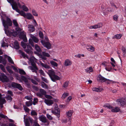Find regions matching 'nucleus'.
<instances>
[{
	"mask_svg": "<svg viewBox=\"0 0 126 126\" xmlns=\"http://www.w3.org/2000/svg\"><path fill=\"white\" fill-rule=\"evenodd\" d=\"M25 57H26L29 60L32 66L29 67V69L32 70L33 72H34L37 73V70H38V68L37 66L35 63L37 62V60L33 56H31L30 58H29L27 55L24 54V58Z\"/></svg>",
	"mask_w": 126,
	"mask_h": 126,
	"instance_id": "obj_1",
	"label": "nucleus"
},
{
	"mask_svg": "<svg viewBox=\"0 0 126 126\" xmlns=\"http://www.w3.org/2000/svg\"><path fill=\"white\" fill-rule=\"evenodd\" d=\"M51 80L53 82H55L56 80L60 79V78L57 75L53 70H49L47 73Z\"/></svg>",
	"mask_w": 126,
	"mask_h": 126,
	"instance_id": "obj_2",
	"label": "nucleus"
},
{
	"mask_svg": "<svg viewBox=\"0 0 126 126\" xmlns=\"http://www.w3.org/2000/svg\"><path fill=\"white\" fill-rule=\"evenodd\" d=\"M7 1L10 3L12 6V8L14 10L19 13L21 16H24V13L22 11H20L18 8L17 3L14 1V0H7Z\"/></svg>",
	"mask_w": 126,
	"mask_h": 126,
	"instance_id": "obj_3",
	"label": "nucleus"
},
{
	"mask_svg": "<svg viewBox=\"0 0 126 126\" xmlns=\"http://www.w3.org/2000/svg\"><path fill=\"white\" fill-rule=\"evenodd\" d=\"M2 22L3 25L4 27V30H8L9 26H11L12 23L10 19L8 17L6 18V20H2Z\"/></svg>",
	"mask_w": 126,
	"mask_h": 126,
	"instance_id": "obj_4",
	"label": "nucleus"
},
{
	"mask_svg": "<svg viewBox=\"0 0 126 126\" xmlns=\"http://www.w3.org/2000/svg\"><path fill=\"white\" fill-rule=\"evenodd\" d=\"M104 107L107 108L111 109L112 112H117L120 110V108L118 107H116L115 108H113L112 106L109 104H106L104 106Z\"/></svg>",
	"mask_w": 126,
	"mask_h": 126,
	"instance_id": "obj_5",
	"label": "nucleus"
},
{
	"mask_svg": "<svg viewBox=\"0 0 126 126\" xmlns=\"http://www.w3.org/2000/svg\"><path fill=\"white\" fill-rule=\"evenodd\" d=\"M52 113L56 115L58 118L60 117V110L58 108V106L56 105L55 108V110H51Z\"/></svg>",
	"mask_w": 126,
	"mask_h": 126,
	"instance_id": "obj_6",
	"label": "nucleus"
},
{
	"mask_svg": "<svg viewBox=\"0 0 126 126\" xmlns=\"http://www.w3.org/2000/svg\"><path fill=\"white\" fill-rule=\"evenodd\" d=\"M42 54H39V56L40 58L44 60L47 59V58L45 57H49L50 56V55L47 53L46 52L44 51L42 52Z\"/></svg>",
	"mask_w": 126,
	"mask_h": 126,
	"instance_id": "obj_7",
	"label": "nucleus"
},
{
	"mask_svg": "<svg viewBox=\"0 0 126 126\" xmlns=\"http://www.w3.org/2000/svg\"><path fill=\"white\" fill-rule=\"evenodd\" d=\"M116 101L119 104H120L121 106H124L126 104V98H122L120 99H118Z\"/></svg>",
	"mask_w": 126,
	"mask_h": 126,
	"instance_id": "obj_8",
	"label": "nucleus"
},
{
	"mask_svg": "<svg viewBox=\"0 0 126 126\" xmlns=\"http://www.w3.org/2000/svg\"><path fill=\"white\" fill-rule=\"evenodd\" d=\"M0 75V79L3 82H8L9 80L8 78L3 73H1Z\"/></svg>",
	"mask_w": 126,
	"mask_h": 126,
	"instance_id": "obj_9",
	"label": "nucleus"
},
{
	"mask_svg": "<svg viewBox=\"0 0 126 126\" xmlns=\"http://www.w3.org/2000/svg\"><path fill=\"white\" fill-rule=\"evenodd\" d=\"M41 42L42 45L45 47H46L47 49H50L51 47V45L49 42H46L44 40H42Z\"/></svg>",
	"mask_w": 126,
	"mask_h": 126,
	"instance_id": "obj_10",
	"label": "nucleus"
},
{
	"mask_svg": "<svg viewBox=\"0 0 126 126\" xmlns=\"http://www.w3.org/2000/svg\"><path fill=\"white\" fill-rule=\"evenodd\" d=\"M24 49L26 48H28L27 49H25L24 50L27 53L29 54H32V52L30 50L32 47L31 46L28 45H27L26 44L24 43Z\"/></svg>",
	"mask_w": 126,
	"mask_h": 126,
	"instance_id": "obj_11",
	"label": "nucleus"
},
{
	"mask_svg": "<svg viewBox=\"0 0 126 126\" xmlns=\"http://www.w3.org/2000/svg\"><path fill=\"white\" fill-rule=\"evenodd\" d=\"M5 32L8 35H12L14 36H16L17 34V32L14 30H12L10 31L8 30H5Z\"/></svg>",
	"mask_w": 126,
	"mask_h": 126,
	"instance_id": "obj_12",
	"label": "nucleus"
},
{
	"mask_svg": "<svg viewBox=\"0 0 126 126\" xmlns=\"http://www.w3.org/2000/svg\"><path fill=\"white\" fill-rule=\"evenodd\" d=\"M46 94V92L44 90L42 89H40V92L36 93L37 95L39 97H41L43 95Z\"/></svg>",
	"mask_w": 126,
	"mask_h": 126,
	"instance_id": "obj_13",
	"label": "nucleus"
},
{
	"mask_svg": "<svg viewBox=\"0 0 126 126\" xmlns=\"http://www.w3.org/2000/svg\"><path fill=\"white\" fill-rule=\"evenodd\" d=\"M24 17L29 20H32L34 18V16L30 13H24Z\"/></svg>",
	"mask_w": 126,
	"mask_h": 126,
	"instance_id": "obj_14",
	"label": "nucleus"
},
{
	"mask_svg": "<svg viewBox=\"0 0 126 126\" xmlns=\"http://www.w3.org/2000/svg\"><path fill=\"white\" fill-rule=\"evenodd\" d=\"M31 78L28 76L27 77L24 76V82H25L27 87L28 88L30 87V82H28V80H30Z\"/></svg>",
	"mask_w": 126,
	"mask_h": 126,
	"instance_id": "obj_15",
	"label": "nucleus"
},
{
	"mask_svg": "<svg viewBox=\"0 0 126 126\" xmlns=\"http://www.w3.org/2000/svg\"><path fill=\"white\" fill-rule=\"evenodd\" d=\"M97 79L101 82H103L107 81H111L110 80L104 78L101 75H99L97 78Z\"/></svg>",
	"mask_w": 126,
	"mask_h": 126,
	"instance_id": "obj_16",
	"label": "nucleus"
},
{
	"mask_svg": "<svg viewBox=\"0 0 126 126\" xmlns=\"http://www.w3.org/2000/svg\"><path fill=\"white\" fill-rule=\"evenodd\" d=\"M12 85L13 87L17 88L20 90H21L22 89L21 86L19 84L13 82L12 83Z\"/></svg>",
	"mask_w": 126,
	"mask_h": 126,
	"instance_id": "obj_17",
	"label": "nucleus"
},
{
	"mask_svg": "<svg viewBox=\"0 0 126 126\" xmlns=\"http://www.w3.org/2000/svg\"><path fill=\"white\" fill-rule=\"evenodd\" d=\"M72 64V62L69 59H67L65 60L64 63V65L65 66H70Z\"/></svg>",
	"mask_w": 126,
	"mask_h": 126,
	"instance_id": "obj_18",
	"label": "nucleus"
},
{
	"mask_svg": "<svg viewBox=\"0 0 126 126\" xmlns=\"http://www.w3.org/2000/svg\"><path fill=\"white\" fill-rule=\"evenodd\" d=\"M29 31L30 32H32L35 30V28L32 25L29 24L28 25Z\"/></svg>",
	"mask_w": 126,
	"mask_h": 126,
	"instance_id": "obj_19",
	"label": "nucleus"
},
{
	"mask_svg": "<svg viewBox=\"0 0 126 126\" xmlns=\"http://www.w3.org/2000/svg\"><path fill=\"white\" fill-rule=\"evenodd\" d=\"M86 48L88 51L91 52H93L95 50L94 47L91 45H87Z\"/></svg>",
	"mask_w": 126,
	"mask_h": 126,
	"instance_id": "obj_20",
	"label": "nucleus"
},
{
	"mask_svg": "<svg viewBox=\"0 0 126 126\" xmlns=\"http://www.w3.org/2000/svg\"><path fill=\"white\" fill-rule=\"evenodd\" d=\"M39 119L40 121L44 123L47 122V119L46 117L44 116L41 115L39 116Z\"/></svg>",
	"mask_w": 126,
	"mask_h": 126,
	"instance_id": "obj_21",
	"label": "nucleus"
},
{
	"mask_svg": "<svg viewBox=\"0 0 126 126\" xmlns=\"http://www.w3.org/2000/svg\"><path fill=\"white\" fill-rule=\"evenodd\" d=\"M45 103L48 105H50L53 103V101L52 100H49L45 99L44 100Z\"/></svg>",
	"mask_w": 126,
	"mask_h": 126,
	"instance_id": "obj_22",
	"label": "nucleus"
},
{
	"mask_svg": "<svg viewBox=\"0 0 126 126\" xmlns=\"http://www.w3.org/2000/svg\"><path fill=\"white\" fill-rule=\"evenodd\" d=\"M30 35L32 39L34 42L37 43L38 42L39 39L37 38L31 34H30Z\"/></svg>",
	"mask_w": 126,
	"mask_h": 126,
	"instance_id": "obj_23",
	"label": "nucleus"
},
{
	"mask_svg": "<svg viewBox=\"0 0 126 126\" xmlns=\"http://www.w3.org/2000/svg\"><path fill=\"white\" fill-rule=\"evenodd\" d=\"M40 64L42 67L46 68L49 69L51 68V67L47 65V64H44L42 63L41 62Z\"/></svg>",
	"mask_w": 126,
	"mask_h": 126,
	"instance_id": "obj_24",
	"label": "nucleus"
},
{
	"mask_svg": "<svg viewBox=\"0 0 126 126\" xmlns=\"http://www.w3.org/2000/svg\"><path fill=\"white\" fill-rule=\"evenodd\" d=\"M6 102L5 99H2V100H0V109H2L3 107V104Z\"/></svg>",
	"mask_w": 126,
	"mask_h": 126,
	"instance_id": "obj_25",
	"label": "nucleus"
},
{
	"mask_svg": "<svg viewBox=\"0 0 126 126\" xmlns=\"http://www.w3.org/2000/svg\"><path fill=\"white\" fill-rule=\"evenodd\" d=\"M73 113V110H69L66 113L67 116L68 117H71Z\"/></svg>",
	"mask_w": 126,
	"mask_h": 126,
	"instance_id": "obj_26",
	"label": "nucleus"
},
{
	"mask_svg": "<svg viewBox=\"0 0 126 126\" xmlns=\"http://www.w3.org/2000/svg\"><path fill=\"white\" fill-rule=\"evenodd\" d=\"M92 90L93 91L95 92H100L102 91V89L99 88L94 87L92 89Z\"/></svg>",
	"mask_w": 126,
	"mask_h": 126,
	"instance_id": "obj_27",
	"label": "nucleus"
},
{
	"mask_svg": "<svg viewBox=\"0 0 126 126\" xmlns=\"http://www.w3.org/2000/svg\"><path fill=\"white\" fill-rule=\"evenodd\" d=\"M103 26V24L102 23H99L94 25V29L99 28Z\"/></svg>",
	"mask_w": 126,
	"mask_h": 126,
	"instance_id": "obj_28",
	"label": "nucleus"
},
{
	"mask_svg": "<svg viewBox=\"0 0 126 126\" xmlns=\"http://www.w3.org/2000/svg\"><path fill=\"white\" fill-rule=\"evenodd\" d=\"M50 63L51 65L53 67H56L58 66V64L56 63L53 61H50Z\"/></svg>",
	"mask_w": 126,
	"mask_h": 126,
	"instance_id": "obj_29",
	"label": "nucleus"
},
{
	"mask_svg": "<svg viewBox=\"0 0 126 126\" xmlns=\"http://www.w3.org/2000/svg\"><path fill=\"white\" fill-rule=\"evenodd\" d=\"M122 36V35L121 34H117L115 35L113 37V39L116 38L117 39H120Z\"/></svg>",
	"mask_w": 126,
	"mask_h": 126,
	"instance_id": "obj_30",
	"label": "nucleus"
},
{
	"mask_svg": "<svg viewBox=\"0 0 126 126\" xmlns=\"http://www.w3.org/2000/svg\"><path fill=\"white\" fill-rule=\"evenodd\" d=\"M5 57L6 58H7V59L9 63L12 64L14 63L12 59L10 57L6 55H5Z\"/></svg>",
	"mask_w": 126,
	"mask_h": 126,
	"instance_id": "obj_31",
	"label": "nucleus"
},
{
	"mask_svg": "<svg viewBox=\"0 0 126 126\" xmlns=\"http://www.w3.org/2000/svg\"><path fill=\"white\" fill-rule=\"evenodd\" d=\"M68 12L66 10H64L62 11L61 13V15L63 16H65L67 14Z\"/></svg>",
	"mask_w": 126,
	"mask_h": 126,
	"instance_id": "obj_32",
	"label": "nucleus"
},
{
	"mask_svg": "<svg viewBox=\"0 0 126 126\" xmlns=\"http://www.w3.org/2000/svg\"><path fill=\"white\" fill-rule=\"evenodd\" d=\"M85 71L87 72L90 73V72H93V69L91 67H89L85 69Z\"/></svg>",
	"mask_w": 126,
	"mask_h": 126,
	"instance_id": "obj_33",
	"label": "nucleus"
},
{
	"mask_svg": "<svg viewBox=\"0 0 126 126\" xmlns=\"http://www.w3.org/2000/svg\"><path fill=\"white\" fill-rule=\"evenodd\" d=\"M35 48L36 50L38 52H40L41 51V50L39 46L37 44H36L35 46Z\"/></svg>",
	"mask_w": 126,
	"mask_h": 126,
	"instance_id": "obj_34",
	"label": "nucleus"
},
{
	"mask_svg": "<svg viewBox=\"0 0 126 126\" xmlns=\"http://www.w3.org/2000/svg\"><path fill=\"white\" fill-rule=\"evenodd\" d=\"M25 126H30V123L29 121L28 118H26L25 119Z\"/></svg>",
	"mask_w": 126,
	"mask_h": 126,
	"instance_id": "obj_35",
	"label": "nucleus"
},
{
	"mask_svg": "<svg viewBox=\"0 0 126 126\" xmlns=\"http://www.w3.org/2000/svg\"><path fill=\"white\" fill-rule=\"evenodd\" d=\"M14 47L15 49H18L19 48L18 44L17 42L15 41L14 42Z\"/></svg>",
	"mask_w": 126,
	"mask_h": 126,
	"instance_id": "obj_36",
	"label": "nucleus"
},
{
	"mask_svg": "<svg viewBox=\"0 0 126 126\" xmlns=\"http://www.w3.org/2000/svg\"><path fill=\"white\" fill-rule=\"evenodd\" d=\"M6 69L9 73L11 74L13 73V71L11 70L10 67L9 66H7L6 67Z\"/></svg>",
	"mask_w": 126,
	"mask_h": 126,
	"instance_id": "obj_37",
	"label": "nucleus"
},
{
	"mask_svg": "<svg viewBox=\"0 0 126 126\" xmlns=\"http://www.w3.org/2000/svg\"><path fill=\"white\" fill-rule=\"evenodd\" d=\"M41 86L43 88H48V86L47 85L44 83L43 82H42L41 83Z\"/></svg>",
	"mask_w": 126,
	"mask_h": 126,
	"instance_id": "obj_38",
	"label": "nucleus"
},
{
	"mask_svg": "<svg viewBox=\"0 0 126 126\" xmlns=\"http://www.w3.org/2000/svg\"><path fill=\"white\" fill-rule=\"evenodd\" d=\"M32 12L33 15L34 16H38V14L35 10L34 9H32Z\"/></svg>",
	"mask_w": 126,
	"mask_h": 126,
	"instance_id": "obj_39",
	"label": "nucleus"
},
{
	"mask_svg": "<svg viewBox=\"0 0 126 126\" xmlns=\"http://www.w3.org/2000/svg\"><path fill=\"white\" fill-rule=\"evenodd\" d=\"M123 55L124 56H126V49L124 47H123L122 49Z\"/></svg>",
	"mask_w": 126,
	"mask_h": 126,
	"instance_id": "obj_40",
	"label": "nucleus"
},
{
	"mask_svg": "<svg viewBox=\"0 0 126 126\" xmlns=\"http://www.w3.org/2000/svg\"><path fill=\"white\" fill-rule=\"evenodd\" d=\"M19 37L24 40V33L23 32L20 33L19 35Z\"/></svg>",
	"mask_w": 126,
	"mask_h": 126,
	"instance_id": "obj_41",
	"label": "nucleus"
},
{
	"mask_svg": "<svg viewBox=\"0 0 126 126\" xmlns=\"http://www.w3.org/2000/svg\"><path fill=\"white\" fill-rule=\"evenodd\" d=\"M69 95L68 93H64L62 96V98L63 99H64L66 97L68 96Z\"/></svg>",
	"mask_w": 126,
	"mask_h": 126,
	"instance_id": "obj_42",
	"label": "nucleus"
},
{
	"mask_svg": "<svg viewBox=\"0 0 126 126\" xmlns=\"http://www.w3.org/2000/svg\"><path fill=\"white\" fill-rule=\"evenodd\" d=\"M7 100H9L10 101H11L12 100V98L10 96L8 95L5 98Z\"/></svg>",
	"mask_w": 126,
	"mask_h": 126,
	"instance_id": "obj_43",
	"label": "nucleus"
},
{
	"mask_svg": "<svg viewBox=\"0 0 126 126\" xmlns=\"http://www.w3.org/2000/svg\"><path fill=\"white\" fill-rule=\"evenodd\" d=\"M13 23L15 26L16 27H18V25L16 20H13Z\"/></svg>",
	"mask_w": 126,
	"mask_h": 126,
	"instance_id": "obj_44",
	"label": "nucleus"
},
{
	"mask_svg": "<svg viewBox=\"0 0 126 126\" xmlns=\"http://www.w3.org/2000/svg\"><path fill=\"white\" fill-rule=\"evenodd\" d=\"M37 113L34 110H32L31 112V114L32 116L37 115Z\"/></svg>",
	"mask_w": 126,
	"mask_h": 126,
	"instance_id": "obj_45",
	"label": "nucleus"
},
{
	"mask_svg": "<svg viewBox=\"0 0 126 126\" xmlns=\"http://www.w3.org/2000/svg\"><path fill=\"white\" fill-rule=\"evenodd\" d=\"M32 104L31 102L30 101H27L26 102V105L28 107L31 106Z\"/></svg>",
	"mask_w": 126,
	"mask_h": 126,
	"instance_id": "obj_46",
	"label": "nucleus"
},
{
	"mask_svg": "<svg viewBox=\"0 0 126 126\" xmlns=\"http://www.w3.org/2000/svg\"><path fill=\"white\" fill-rule=\"evenodd\" d=\"M69 84L68 82H66L64 83L63 84V87L64 88H66L68 86Z\"/></svg>",
	"mask_w": 126,
	"mask_h": 126,
	"instance_id": "obj_47",
	"label": "nucleus"
},
{
	"mask_svg": "<svg viewBox=\"0 0 126 126\" xmlns=\"http://www.w3.org/2000/svg\"><path fill=\"white\" fill-rule=\"evenodd\" d=\"M0 67L3 72H5L6 70L4 66L1 64H0Z\"/></svg>",
	"mask_w": 126,
	"mask_h": 126,
	"instance_id": "obj_48",
	"label": "nucleus"
},
{
	"mask_svg": "<svg viewBox=\"0 0 126 126\" xmlns=\"http://www.w3.org/2000/svg\"><path fill=\"white\" fill-rule=\"evenodd\" d=\"M38 102V99L37 98H34L33 101V104L34 105Z\"/></svg>",
	"mask_w": 126,
	"mask_h": 126,
	"instance_id": "obj_49",
	"label": "nucleus"
},
{
	"mask_svg": "<svg viewBox=\"0 0 126 126\" xmlns=\"http://www.w3.org/2000/svg\"><path fill=\"white\" fill-rule=\"evenodd\" d=\"M39 73L41 75L45 76V74L43 71L42 69H40L39 71Z\"/></svg>",
	"mask_w": 126,
	"mask_h": 126,
	"instance_id": "obj_50",
	"label": "nucleus"
},
{
	"mask_svg": "<svg viewBox=\"0 0 126 126\" xmlns=\"http://www.w3.org/2000/svg\"><path fill=\"white\" fill-rule=\"evenodd\" d=\"M41 78L42 81H44L45 82L47 83L48 82V81L46 78H44L42 77H41Z\"/></svg>",
	"mask_w": 126,
	"mask_h": 126,
	"instance_id": "obj_51",
	"label": "nucleus"
},
{
	"mask_svg": "<svg viewBox=\"0 0 126 126\" xmlns=\"http://www.w3.org/2000/svg\"><path fill=\"white\" fill-rule=\"evenodd\" d=\"M18 5L19 8L22 10H24V6L23 5H21L20 4L18 3Z\"/></svg>",
	"mask_w": 126,
	"mask_h": 126,
	"instance_id": "obj_52",
	"label": "nucleus"
},
{
	"mask_svg": "<svg viewBox=\"0 0 126 126\" xmlns=\"http://www.w3.org/2000/svg\"><path fill=\"white\" fill-rule=\"evenodd\" d=\"M47 118L50 120H52L53 119V117L51 115L48 114H47Z\"/></svg>",
	"mask_w": 126,
	"mask_h": 126,
	"instance_id": "obj_53",
	"label": "nucleus"
},
{
	"mask_svg": "<svg viewBox=\"0 0 126 126\" xmlns=\"http://www.w3.org/2000/svg\"><path fill=\"white\" fill-rule=\"evenodd\" d=\"M24 110L25 112L27 113H29L30 111V109L26 107H24Z\"/></svg>",
	"mask_w": 126,
	"mask_h": 126,
	"instance_id": "obj_54",
	"label": "nucleus"
},
{
	"mask_svg": "<svg viewBox=\"0 0 126 126\" xmlns=\"http://www.w3.org/2000/svg\"><path fill=\"white\" fill-rule=\"evenodd\" d=\"M29 42L31 46L33 47L34 46V43L32 41V40L31 39H30L29 40Z\"/></svg>",
	"mask_w": 126,
	"mask_h": 126,
	"instance_id": "obj_55",
	"label": "nucleus"
},
{
	"mask_svg": "<svg viewBox=\"0 0 126 126\" xmlns=\"http://www.w3.org/2000/svg\"><path fill=\"white\" fill-rule=\"evenodd\" d=\"M39 35L40 38H42L43 37V34L40 31L39 32Z\"/></svg>",
	"mask_w": 126,
	"mask_h": 126,
	"instance_id": "obj_56",
	"label": "nucleus"
},
{
	"mask_svg": "<svg viewBox=\"0 0 126 126\" xmlns=\"http://www.w3.org/2000/svg\"><path fill=\"white\" fill-rule=\"evenodd\" d=\"M30 80H31V82L33 84L35 85H37L38 84V83L37 82L34 80L33 79H31Z\"/></svg>",
	"mask_w": 126,
	"mask_h": 126,
	"instance_id": "obj_57",
	"label": "nucleus"
},
{
	"mask_svg": "<svg viewBox=\"0 0 126 126\" xmlns=\"http://www.w3.org/2000/svg\"><path fill=\"white\" fill-rule=\"evenodd\" d=\"M113 17L114 20L116 21H117V20H118V16L117 15H114L113 16Z\"/></svg>",
	"mask_w": 126,
	"mask_h": 126,
	"instance_id": "obj_58",
	"label": "nucleus"
},
{
	"mask_svg": "<svg viewBox=\"0 0 126 126\" xmlns=\"http://www.w3.org/2000/svg\"><path fill=\"white\" fill-rule=\"evenodd\" d=\"M45 96L46 98L47 99H51L52 98V97L49 95H46V94L45 95Z\"/></svg>",
	"mask_w": 126,
	"mask_h": 126,
	"instance_id": "obj_59",
	"label": "nucleus"
},
{
	"mask_svg": "<svg viewBox=\"0 0 126 126\" xmlns=\"http://www.w3.org/2000/svg\"><path fill=\"white\" fill-rule=\"evenodd\" d=\"M29 11V9L26 6L24 5V11L28 12Z\"/></svg>",
	"mask_w": 126,
	"mask_h": 126,
	"instance_id": "obj_60",
	"label": "nucleus"
},
{
	"mask_svg": "<svg viewBox=\"0 0 126 126\" xmlns=\"http://www.w3.org/2000/svg\"><path fill=\"white\" fill-rule=\"evenodd\" d=\"M0 117L3 118H5L7 117L6 116H5L4 115L2 114L1 113H0Z\"/></svg>",
	"mask_w": 126,
	"mask_h": 126,
	"instance_id": "obj_61",
	"label": "nucleus"
},
{
	"mask_svg": "<svg viewBox=\"0 0 126 126\" xmlns=\"http://www.w3.org/2000/svg\"><path fill=\"white\" fill-rule=\"evenodd\" d=\"M32 87L36 91H38V87L35 86H33Z\"/></svg>",
	"mask_w": 126,
	"mask_h": 126,
	"instance_id": "obj_62",
	"label": "nucleus"
},
{
	"mask_svg": "<svg viewBox=\"0 0 126 126\" xmlns=\"http://www.w3.org/2000/svg\"><path fill=\"white\" fill-rule=\"evenodd\" d=\"M28 119L29 120V121H30L31 123H32L33 120L32 118L29 117L28 118Z\"/></svg>",
	"mask_w": 126,
	"mask_h": 126,
	"instance_id": "obj_63",
	"label": "nucleus"
},
{
	"mask_svg": "<svg viewBox=\"0 0 126 126\" xmlns=\"http://www.w3.org/2000/svg\"><path fill=\"white\" fill-rule=\"evenodd\" d=\"M34 125L35 126H40L38 123L37 121H34Z\"/></svg>",
	"mask_w": 126,
	"mask_h": 126,
	"instance_id": "obj_64",
	"label": "nucleus"
}]
</instances>
